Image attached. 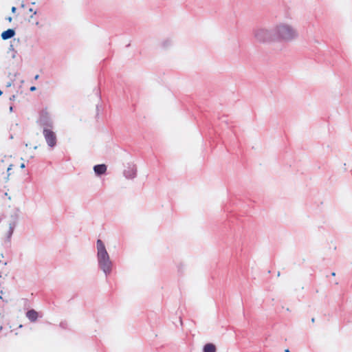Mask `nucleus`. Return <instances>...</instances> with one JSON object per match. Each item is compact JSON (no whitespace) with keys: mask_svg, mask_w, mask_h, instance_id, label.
Returning a JSON list of instances; mask_svg holds the SVG:
<instances>
[{"mask_svg":"<svg viewBox=\"0 0 352 352\" xmlns=\"http://www.w3.org/2000/svg\"><path fill=\"white\" fill-rule=\"evenodd\" d=\"M16 10V8L15 7H12V12H15Z\"/></svg>","mask_w":352,"mask_h":352,"instance_id":"11","label":"nucleus"},{"mask_svg":"<svg viewBox=\"0 0 352 352\" xmlns=\"http://www.w3.org/2000/svg\"><path fill=\"white\" fill-rule=\"evenodd\" d=\"M30 12H33L32 8L30 9Z\"/></svg>","mask_w":352,"mask_h":352,"instance_id":"18","label":"nucleus"},{"mask_svg":"<svg viewBox=\"0 0 352 352\" xmlns=\"http://www.w3.org/2000/svg\"><path fill=\"white\" fill-rule=\"evenodd\" d=\"M97 250L100 267L105 273L109 272L111 268V263L104 245L100 239L97 241Z\"/></svg>","mask_w":352,"mask_h":352,"instance_id":"1","label":"nucleus"},{"mask_svg":"<svg viewBox=\"0 0 352 352\" xmlns=\"http://www.w3.org/2000/svg\"><path fill=\"white\" fill-rule=\"evenodd\" d=\"M26 316L31 322H35L38 319V314L34 309H31L26 313Z\"/></svg>","mask_w":352,"mask_h":352,"instance_id":"5","label":"nucleus"},{"mask_svg":"<svg viewBox=\"0 0 352 352\" xmlns=\"http://www.w3.org/2000/svg\"><path fill=\"white\" fill-rule=\"evenodd\" d=\"M15 31L13 29H8L1 33V38L3 40H7L13 37Z\"/></svg>","mask_w":352,"mask_h":352,"instance_id":"6","label":"nucleus"},{"mask_svg":"<svg viewBox=\"0 0 352 352\" xmlns=\"http://www.w3.org/2000/svg\"><path fill=\"white\" fill-rule=\"evenodd\" d=\"M285 352H289V350L287 349H285Z\"/></svg>","mask_w":352,"mask_h":352,"instance_id":"17","label":"nucleus"},{"mask_svg":"<svg viewBox=\"0 0 352 352\" xmlns=\"http://www.w3.org/2000/svg\"><path fill=\"white\" fill-rule=\"evenodd\" d=\"M256 36L260 41H266L270 40L268 32L263 30H258L256 33Z\"/></svg>","mask_w":352,"mask_h":352,"instance_id":"4","label":"nucleus"},{"mask_svg":"<svg viewBox=\"0 0 352 352\" xmlns=\"http://www.w3.org/2000/svg\"><path fill=\"white\" fill-rule=\"evenodd\" d=\"M11 167H12V165H10V166H9V167H8V168H7V171L8 172V175H10L9 172H10V170H11V168H12Z\"/></svg>","mask_w":352,"mask_h":352,"instance_id":"10","label":"nucleus"},{"mask_svg":"<svg viewBox=\"0 0 352 352\" xmlns=\"http://www.w3.org/2000/svg\"><path fill=\"white\" fill-rule=\"evenodd\" d=\"M331 275H332L333 276H336V273H335V272H333V273L331 274Z\"/></svg>","mask_w":352,"mask_h":352,"instance_id":"16","label":"nucleus"},{"mask_svg":"<svg viewBox=\"0 0 352 352\" xmlns=\"http://www.w3.org/2000/svg\"><path fill=\"white\" fill-rule=\"evenodd\" d=\"M21 168H24V167H25V164H22L21 165Z\"/></svg>","mask_w":352,"mask_h":352,"instance_id":"15","label":"nucleus"},{"mask_svg":"<svg viewBox=\"0 0 352 352\" xmlns=\"http://www.w3.org/2000/svg\"><path fill=\"white\" fill-rule=\"evenodd\" d=\"M217 349L214 344L208 343L204 346V352H216Z\"/></svg>","mask_w":352,"mask_h":352,"instance_id":"8","label":"nucleus"},{"mask_svg":"<svg viewBox=\"0 0 352 352\" xmlns=\"http://www.w3.org/2000/svg\"><path fill=\"white\" fill-rule=\"evenodd\" d=\"M39 76L38 75H36L35 77H34V79L35 80H37Z\"/></svg>","mask_w":352,"mask_h":352,"instance_id":"13","label":"nucleus"},{"mask_svg":"<svg viewBox=\"0 0 352 352\" xmlns=\"http://www.w3.org/2000/svg\"><path fill=\"white\" fill-rule=\"evenodd\" d=\"M47 144L50 147H54L56 144V135L55 133L50 128L45 127L43 131Z\"/></svg>","mask_w":352,"mask_h":352,"instance_id":"3","label":"nucleus"},{"mask_svg":"<svg viewBox=\"0 0 352 352\" xmlns=\"http://www.w3.org/2000/svg\"><path fill=\"white\" fill-rule=\"evenodd\" d=\"M8 20L10 22H11V21H12V17H10H10H8Z\"/></svg>","mask_w":352,"mask_h":352,"instance_id":"14","label":"nucleus"},{"mask_svg":"<svg viewBox=\"0 0 352 352\" xmlns=\"http://www.w3.org/2000/svg\"><path fill=\"white\" fill-rule=\"evenodd\" d=\"M277 32L280 38L291 40L296 35V31L289 25H281L277 28Z\"/></svg>","mask_w":352,"mask_h":352,"instance_id":"2","label":"nucleus"},{"mask_svg":"<svg viewBox=\"0 0 352 352\" xmlns=\"http://www.w3.org/2000/svg\"><path fill=\"white\" fill-rule=\"evenodd\" d=\"M35 89H36V87H32L30 88V91H34Z\"/></svg>","mask_w":352,"mask_h":352,"instance_id":"12","label":"nucleus"},{"mask_svg":"<svg viewBox=\"0 0 352 352\" xmlns=\"http://www.w3.org/2000/svg\"><path fill=\"white\" fill-rule=\"evenodd\" d=\"M94 172L96 173V174L100 175L105 173V172L107 171V166L105 164L96 165L94 167Z\"/></svg>","mask_w":352,"mask_h":352,"instance_id":"7","label":"nucleus"},{"mask_svg":"<svg viewBox=\"0 0 352 352\" xmlns=\"http://www.w3.org/2000/svg\"><path fill=\"white\" fill-rule=\"evenodd\" d=\"M38 13L36 11H34L33 14L30 15L29 21H30V22H32V24H34L38 27H41L42 25L40 23V22L38 20H36L34 19V15H36Z\"/></svg>","mask_w":352,"mask_h":352,"instance_id":"9","label":"nucleus"}]
</instances>
